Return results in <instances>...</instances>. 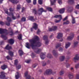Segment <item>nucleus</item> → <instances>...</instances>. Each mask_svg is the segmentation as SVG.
<instances>
[{"mask_svg":"<svg viewBox=\"0 0 79 79\" xmlns=\"http://www.w3.org/2000/svg\"><path fill=\"white\" fill-rule=\"evenodd\" d=\"M29 19H30V20H31V21H32V20H34V17L30 16L28 17Z\"/></svg>","mask_w":79,"mask_h":79,"instance_id":"nucleus-44","label":"nucleus"},{"mask_svg":"<svg viewBox=\"0 0 79 79\" xmlns=\"http://www.w3.org/2000/svg\"><path fill=\"white\" fill-rule=\"evenodd\" d=\"M8 53L10 56L12 57L13 56V52L12 51H9Z\"/></svg>","mask_w":79,"mask_h":79,"instance_id":"nucleus-27","label":"nucleus"},{"mask_svg":"<svg viewBox=\"0 0 79 79\" xmlns=\"http://www.w3.org/2000/svg\"><path fill=\"white\" fill-rule=\"evenodd\" d=\"M1 37L3 38L4 39V40H6L7 39V37H6V36L5 35H2L1 36Z\"/></svg>","mask_w":79,"mask_h":79,"instance_id":"nucleus-34","label":"nucleus"},{"mask_svg":"<svg viewBox=\"0 0 79 79\" xmlns=\"http://www.w3.org/2000/svg\"><path fill=\"white\" fill-rule=\"evenodd\" d=\"M9 15L10 16V15H12V19H16V17L14 16V15H13V13H10Z\"/></svg>","mask_w":79,"mask_h":79,"instance_id":"nucleus-30","label":"nucleus"},{"mask_svg":"<svg viewBox=\"0 0 79 79\" xmlns=\"http://www.w3.org/2000/svg\"><path fill=\"white\" fill-rule=\"evenodd\" d=\"M43 12H47V10H44L42 7L40 8L38 10L37 15V14L39 16H40L42 14Z\"/></svg>","mask_w":79,"mask_h":79,"instance_id":"nucleus-2","label":"nucleus"},{"mask_svg":"<svg viewBox=\"0 0 79 79\" xmlns=\"http://www.w3.org/2000/svg\"><path fill=\"white\" fill-rule=\"evenodd\" d=\"M58 29V27L56 26H54L52 27L51 28H49L48 29L49 31L51 32L52 31H56Z\"/></svg>","mask_w":79,"mask_h":79,"instance_id":"nucleus-4","label":"nucleus"},{"mask_svg":"<svg viewBox=\"0 0 79 79\" xmlns=\"http://www.w3.org/2000/svg\"><path fill=\"white\" fill-rule=\"evenodd\" d=\"M38 2L39 4H40V5H42V0H39Z\"/></svg>","mask_w":79,"mask_h":79,"instance_id":"nucleus-49","label":"nucleus"},{"mask_svg":"<svg viewBox=\"0 0 79 79\" xmlns=\"http://www.w3.org/2000/svg\"><path fill=\"white\" fill-rule=\"evenodd\" d=\"M25 77H26V79H30L31 76L28 75V72H26L25 73Z\"/></svg>","mask_w":79,"mask_h":79,"instance_id":"nucleus-9","label":"nucleus"},{"mask_svg":"<svg viewBox=\"0 0 79 79\" xmlns=\"http://www.w3.org/2000/svg\"><path fill=\"white\" fill-rule=\"evenodd\" d=\"M6 20L8 22H11V21H12V20H11V18L9 17H8L7 18Z\"/></svg>","mask_w":79,"mask_h":79,"instance_id":"nucleus-31","label":"nucleus"},{"mask_svg":"<svg viewBox=\"0 0 79 79\" xmlns=\"http://www.w3.org/2000/svg\"><path fill=\"white\" fill-rule=\"evenodd\" d=\"M71 16L72 17V24H75V23H76V21H75V19L74 18V17L73 16V15H71Z\"/></svg>","mask_w":79,"mask_h":79,"instance_id":"nucleus-24","label":"nucleus"},{"mask_svg":"<svg viewBox=\"0 0 79 79\" xmlns=\"http://www.w3.org/2000/svg\"><path fill=\"white\" fill-rule=\"evenodd\" d=\"M70 35V36L67 37V40H73V37H74V33H71Z\"/></svg>","mask_w":79,"mask_h":79,"instance_id":"nucleus-6","label":"nucleus"},{"mask_svg":"<svg viewBox=\"0 0 79 79\" xmlns=\"http://www.w3.org/2000/svg\"><path fill=\"white\" fill-rule=\"evenodd\" d=\"M18 60H16L15 61V65H17L18 64Z\"/></svg>","mask_w":79,"mask_h":79,"instance_id":"nucleus-48","label":"nucleus"},{"mask_svg":"<svg viewBox=\"0 0 79 79\" xmlns=\"http://www.w3.org/2000/svg\"><path fill=\"white\" fill-rule=\"evenodd\" d=\"M45 54L44 53H41L40 54V57L41 59L44 60L45 58Z\"/></svg>","mask_w":79,"mask_h":79,"instance_id":"nucleus-17","label":"nucleus"},{"mask_svg":"<svg viewBox=\"0 0 79 79\" xmlns=\"http://www.w3.org/2000/svg\"><path fill=\"white\" fill-rule=\"evenodd\" d=\"M68 77H69V79H73L74 77L72 73H69V74Z\"/></svg>","mask_w":79,"mask_h":79,"instance_id":"nucleus-26","label":"nucleus"},{"mask_svg":"<svg viewBox=\"0 0 79 79\" xmlns=\"http://www.w3.org/2000/svg\"><path fill=\"white\" fill-rule=\"evenodd\" d=\"M0 24L1 25H2V26H3V25H4L5 24L2 21L0 22Z\"/></svg>","mask_w":79,"mask_h":79,"instance_id":"nucleus-60","label":"nucleus"},{"mask_svg":"<svg viewBox=\"0 0 79 79\" xmlns=\"http://www.w3.org/2000/svg\"><path fill=\"white\" fill-rule=\"evenodd\" d=\"M71 43L69 42H68L66 44V45H65V48H68V47H69V46H70V45H71Z\"/></svg>","mask_w":79,"mask_h":79,"instance_id":"nucleus-18","label":"nucleus"},{"mask_svg":"<svg viewBox=\"0 0 79 79\" xmlns=\"http://www.w3.org/2000/svg\"><path fill=\"white\" fill-rule=\"evenodd\" d=\"M42 66H45L47 65V63L45 62H42Z\"/></svg>","mask_w":79,"mask_h":79,"instance_id":"nucleus-35","label":"nucleus"},{"mask_svg":"<svg viewBox=\"0 0 79 79\" xmlns=\"http://www.w3.org/2000/svg\"><path fill=\"white\" fill-rule=\"evenodd\" d=\"M73 60L75 63L77 62V61L79 60V56L78 55H76L73 58Z\"/></svg>","mask_w":79,"mask_h":79,"instance_id":"nucleus-7","label":"nucleus"},{"mask_svg":"<svg viewBox=\"0 0 79 79\" xmlns=\"http://www.w3.org/2000/svg\"><path fill=\"white\" fill-rule=\"evenodd\" d=\"M65 59V56H62L60 57L59 58V60L60 61H63Z\"/></svg>","mask_w":79,"mask_h":79,"instance_id":"nucleus-14","label":"nucleus"},{"mask_svg":"<svg viewBox=\"0 0 79 79\" xmlns=\"http://www.w3.org/2000/svg\"><path fill=\"white\" fill-rule=\"evenodd\" d=\"M7 68H8V66L5 64H3L1 66V69H2V70H5V69H6Z\"/></svg>","mask_w":79,"mask_h":79,"instance_id":"nucleus-16","label":"nucleus"},{"mask_svg":"<svg viewBox=\"0 0 79 79\" xmlns=\"http://www.w3.org/2000/svg\"><path fill=\"white\" fill-rule=\"evenodd\" d=\"M75 8L77 9H78V10H79V4H77V5H76Z\"/></svg>","mask_w":79,"mask_h":79,"instance_id":"nucleus-55","label":"nucleus"},{"mask_svg":"<svg viewBox=\"0 0 79 79\" xmlns=\"http://www.w3.org/2000/svg\"><path fill=\"white\" fill-rule=\"evenodd\" d=\"M26 19L25 17H23L21 19V21L23 22H24L26 21Z\"/></svg>","mask_w":79,"mask_h":79,"instance_id":"nucleus-46","label":"nucleus"},{"mask_svg":"<svg viewBox=\"0 0 79 79\" xmlns=\"http://www.w3.org/2000/svg\"><path fill=\"white\" fill-rule=\"evenodd\" d=\"M33 13H34L35 15H37V11L36 10V9H34L32 10Z\"/></svg>","mask_w":79,"mask_h":79,"instance_id":"nucleus-37","label":"nucleus"},{"mask_svg":"<svg viewBox=\"0 0 79 79\" xmlns=\"http://www.w3.org/2000/svg\"><path fill=\"white\" fill-rule=\"evenodd\" d=\"M8 42L9 44H11V45H13V44L15 42V41L13 39H11L8 40Z\"/></svg>","mask_w":79,"mask_h":79,"instance_id":"nucleus-13","label":"nucleus"},{"mask_svg":"<svg viewBox=\"0 0 79 79\" xmlns=\"http://www.w3.org/2000/svg\"><path fill=\"white\" fill-rule=\"evenodd\" d=\"M53 72L52 70L50 69L47 70L44 73V75H50L52 74Z\"/></svg>","mask_w":79,"mask_h":79,"instance_id":"nucleus-3","label":"nucleus"},{"mask_svg":"<svg viewBox=\"0 0 79 79\" xmlns=\"http://www.w3.org/2000/svg\"><path fill=\"white\" fill-rule=\"evenodd\" d=\"M5 49H6V50H11V49H12V48L11 46H9V44H8L5 48Z\"/></svg>","mask_w":79,"mask_h":79,"instance_id":"nucleus-20","label":"nucleus"},{"mask_svg":"<svg viewBox=\"0 0 79 79\" xmlns=\"http://www.w3.org/2000/svg\"><path fill=\"white\" fill-rule=\"evenodd\" d=\"M67 11H69V12H71V11H70V10H71V7H70V6H68L67 7Z\"/></svg>","mask_w":79,"mask_h":79,"instance_id":"nucleus-39","label":"nucleus"},{"mask_svg":"<svg viewBox=\"0 0 79 79\" xmlns=\"http://www.w3.org/2000/svg\"><path fill=\"white\" fill-rule=\"evenodd\" d=\"M61 47V44L60 43H58L56 46V48H58V47Z\"/></svg>","mask_w":79,"mask_h":79,"instance_id":"nucleus-42","label":"nucleus"},{"mask_svg":"<svg viewBox=\"0 0 79 79\" xmlns=\"http://www.w3.org/2000/svg\"><path fill=\"white\" fill-rule=\"evenodd\" d=\"M52 52L54 56H57V52H56V51H55V50H53Z\"/></svg>","mask_w":79,"mask_h":79,"instance_id":"nucleus-21","label":"nucleus"},{"mask_svg":"<svg viewBox=\"0 0 79 79\" xmlns=\"http://www.w3.org/2000/svg\"><path fill=\"white\" fill-rule=\"evenodd\" d=\"M74 2V0H69L68 2L69 3H71V4H73Z\"/></svg>","mask_w":79,"mask_h":79,"instance_id":"nucleus-43","label":"nucleus"},{"mask_svg":"<svg viewBox=\"0 0 79 79\" xmlns=\"http://www.w3.org/2000/svg\"><path fill=\"white\" fill-rule=\"evenodd\" d=\"M56 0H51V5H55V3L56 2Z\"/></svg>","mask_w":79,"mask_h":79,"instance_id":"nucleus-25","label":"nucleus"},{"mask_svg":"<svg viewBox=\"0 0 79 79\" xmlns=\"http://www.w3.org/2000/svg\"><path fill=\"white\" fill-rule=\"evenodd\" d=\"M1 75H0V79H6V77L5 75V72H2L1 73Z\"/></svg>","mask_w":79,"mask_h":79,"instance_id":"nucleus-5","label":"nucleus"},{"mask_svg":"<svg viewBox=\"0 0 79 79\" xmlns=\"http://www.w3.org/2000/svg\"><path fill=\"white\" fill-rule=\"evenodd\" d=\"M61 19H62V18H60V19L58 20L57 19H55L54 22L55 23H60V21H61Z\"/></svg>","mask_w":79,"mask_h":79,"instance_id":"nucleus-32","label":"nucleus"},{"mask_svg":"<svg viewBox=\"0 0 79 79\" xmlns=\"http://www.w3.org/2000/svg\"><path fill=\"white\" fill-rule=\"evenodd\" d=\"M7 30H5L4 29H2V28H0V34H4L7 32Z\"/></svg>","mask_w":79,"mask_h":79,"instance_id":"nucleus-10","label":"nucleus"},{"mask_svg":"<svg viewBox=\"0 0 79 79\" xmlns=\"http://www.w3.org/2000/svg\"><path fill=\"white\" fill-rule=\"evenodd\" d=\"M46 9L49 11H52V8L51 7H47Z\"/></svg>","mask_w":79,"mask_h":79,"instance_id":"nucleus-47","label":"nucleus"},{"mask_svg":"<svg viewBox=\"0 0 79 79\" xmlns=\"http://www.w3.org/2000/svg\"><path fill=\"white\" fill-rule=\"evenodd\" d=\"M64 71L63 70H61L59 72V74L60 76H62L64 74Z\"/></svg>","mask_w":79,"mask_h":79,"instance_id":"nucleus-29","label":"nucleus"},{"mask_svg":"<svg viewBox=\"0 0 79 79\" xmlns=\"http://www.w3.org/2000/svg\"><path fill=\"white\" fill-rule=\"evenodd\" d=\"M6 58H7V60H12V59H11V58H10V56H7L6 57Z\"/></svg>","mask_w":79,"mask_h":79,"instance_id":"nucleus-52","label":"nucleus"},{"mask_svg":"<svg viewBox=\"0 0 79 79\" xmlns=\"http://www.w3.org/2000/svg\"><path fill=\"white\" fill-rule=\"evenodd\" d=\"M34 26L33 27V28H34L35 30H36L37 28H38V25H37L36 23H34Z\"/></svg>","mask_w":79,"mask_h":79,"instance_id":"nucleus-19","label":"nucleus"},{"mask_svg":"<svg viewBox=\"0 0 79 79\" xmlns=\"http://www.w3.org/2000/svg\"><path fill=\"white\" fill-rule=\"evenodd\" d=\"M47 57L48 58H52V56L50 54H48L47 56Z\"/></svg>","mask_w":79,"mask_h":79,"instance_id":"nucleus-36","label":"nucleus"},{"mask_svg":"<svg viewBox=\"0 0 79 79\" xmlns=\"http://www.w3.org/2000/svg\"><path fill=\"white\" fill-rule=\"evenodd\" d=\"M64 11H65V8H63L60 9L59 12L60 14H63L64 13Z\"/></svg>","mask_w":79,"mask_h":79,"instance_id":"nucleus-12","label":"nucleus"},{"mask_svg":"<svg viewBox=\"0 0 79 79\" xmlns=\"http://www.w3.org/2000/svg\"><path fill=\"white\" fill-rule=\"evenodd\" d=\"M19 52L20 55V56H22V55L24 54V52H23L22 50H19Z\"/></svg>","mask_w":79,"mask_h":79,"instance_id":"nucleus-28","label":"nucleus"},{"mask_svg":"<svg viewBox=\"0 0 79 79\" xmlns=\"http://www.w3.org/2000/svg\"><path fill=\"white\" fill-rule=\"evenodd\" d=\"M48 37H47V36H43V39L44 40H48Z\"/></svg>","mask_w":79,"mask_h":79,"instance_id":"nucleus-41","label":"nucleus"},{"mask_svg":"<svg viewBox=\"0 0 79 79\" xmlns=\"http://www.w3.org/2000/svg\"><path fill=\"white\" fill-rule=\"evenodd\" d=\"M9 32L6 33V34L7 35V34H8V33H10V35H13V30L11 29V28H9Z\"/></svg>","mask_w":79,"mask_h":79,"instance_id":"nucleus-8","label":"nucleus"},{"mask_svg":"<svg viewBox=\"0 0 79 79\" xmlns=\"http://www.w3.org/2000/svg\"><path fill=\"white\" fill-rule=\"evenodd\" d=\"M21 8V6L20 5H17V10H19Z\"/></svg>","mask_w":79,"mask_h":79,"instance_id":"nucleus-50","label":"nucleus"},{"mask_svg":"<svg viewBox=\"0 0 79 79\" xmlns=\"http://www.w3.org/2000/svg\"><path fill=\"white\" fill-rule=\"evenodd\" d=\"M30 61H31V60H27L26 61V63H29Z\"/></svg>","mask_w":79,"mask_h":79,"instance_id":"nucleus-64","label":"nucleus"},{"mask_svg":"<svg viewBox=\"0 0 79 79\" xmlns=\"http://www.w3.org/2000/svg\"><path fill=\"white\" fill-rule=\"evenodd\" d=\"M76 78L77 79H79V74H77L76 75Z\"/></svg>","mask_w":79,"mask_h":79,"instance_id":"nucleus-53","label":"nucleus"},{"mask_svg":"<svg viewBox=\"0 0 79 79\" xmlns=\"http://www.w3.org/2000/svg\"><path fill=\"white\" fill-rule=\"evenodd\" d=\"M67 19H68V16H66L65 18H64L63 19V21H66Z\"/></svg>","mask_w":79,"mask_h":79,"instance_id":"nucleus-62","label":"nucleus"},{"mask_svg":"<svg viewBox=\"0 0 79 79\" xmlns=\"http://www.w3.org/2000/svg\"><path fill=\"white\" fill-rule=\"evenodd\" d=\"M63 37V34L61 33H59L58 34L57 38L58 39H61Z\"/></svg>","mask_w":79,"mask_h":79,"instance_id":"nucleus-15","label":"nucleus"},{"mask_svg":"<svg viewBox=\"0 0 79 79\" xmlns=\"http://www.w3.org/2000/svg\"><path fill=\"white\" fill-rule=\"evenodd\" d=\"M70 65L69 64H66V67L67 68H68L69 67Z\"/></svg>","mask_w":79,"mask_h":79,"instance_id":"nucleus-61","label":"nucleus"},{"mask_svg":"<svg viewBox=\"0 0 79 79\" xmlns=\"http://www.w3.org/2000/svg\"><path fill=\"white\" fill-rule=\"evenodd\" d=\"M17 73L18 75H15L16 79H18V78H19V72H17Z\"/></svg>","mask_w":79,"mask_h":79,"instance_id":"nucleus-45","label":"nucleus"},{"mask_svg":"<svg viewBox=\"0 0 79 79\" xmlns=\"http://www.w3.org/2000/svg\"><path fill=\"white\" fill-rule=\"evenodd\" d=\"M79 64H78L76 65L75 66V68H76V69L78 68H79Z\"/></svg>","mask_w":79,"mask_h":79,"instance_id":"nucleus-54","label":"nucleus"},{"mask_svg":"<svg viewBox=\"0 0 79 79\" xmlns=\"http://www.w3.org/2000/svg\"><path fill=\"white\" fill-rule=\"evenodd\" d=\"M9 1L11 2V3L13 4H17L18 3H19V1L18 0H9Z\"/></svg>","mask_w":79,"mask_h":79,"instance_id":"nucleus-11","label":"nucleus"},{"mask_svg":"<svg viewBox=\"0 0 79 79\" xmlns=\"http://www.w3.org/2000/svg\"><path fill=\"white\" fill-rule=\"evenodd\" d=\"M5 13H6V14H7L8 15H9L10 14V13H11V12H10L9 13H8V10L5 11Z\"/></svg>","mask_w":79,"mask_h":79,"instance_id":"nucleus-59","label":"nucleus"},{"mask_svg":"<svg viewBox=\"0 0 79 79\" xmlns=\"http://www.w3.org/2000/svg\"><path fill=\"white\" fill-rule=\"evenodd\" d=\"M36 3H37L36 0H33V4L34 5H36Z\"/></svg>","mask_w":79,"mask_h":79,"instance_id":"nucleus-57","label":"nucleus"},{"mask_svg":"<svg viewBox=\"0 0 79 79\" xmlns=\"http://www.w3.org/2000/svg\"><path fill=\"white\" fill-rule=\"evenodd\" d=\"M21 67V65L20 64H19L17 66H16V69H19Z\"/></svg>","mask_w":79,"mask_h":79,"instance_id":"nucleus-40","label":"nucleus"},{"mask_svg":"<svg viewBox=\"0 0 79 79\" xmlns=\"http://www.w3.org/2000/svg\"><path fill=\"white\" fill-rule=\"evenodd\" d=\"M26 1L28 3H31V0H26Z\"/></svg>","mask_w":79,"mask_h":79,"instance_id":"nucleus-58","label":"nucleus"},{"mask_svg":"<svg viewBox=\"0 0 79 79\" xmlns=\"http://www.w3.org/2000/svg\"><path fill=\"white\" fill-rule=\"evenodd\" d=\"M58 3L60 4L61 5L62 3L61 2V0H58Z\"/></svg>","mask_w":79,"mask_h":79,"instance_id":"nucleus-56","label":"nucleus"},{"mask_svg":"<svg viewBox=\"0 0 79 79\" xmlns=\"http://www.w3.org/2000/svg\"><path fill=\"white\" fill-rule=\"evenodd\" d=\"M5 23L6 25H7V26H9L10 25V22H6Z\"/></svg>","mask_w":79,"mask_h":79,"instance_id":"nucleus-51","label":"nucleus"},{"mask_svg":"<svg viewBox=\"0 0 79 79\" xmlns=\"http://www.w3.org/2000/svg\"><path fill=\"white\" fill-rule=\"evenodd\" d=\"M48 40H46L45 41V44H46V45H48Z\"/></svg>","mask_w":79,"mask_h":79,"instance_id":"nucleus-63","label":"nucleus"},{"mask_svg":"<svg viewBox=\"0 0 79 79\" xmlns=\"http://www.w3.org/2000/svg\"><path fill=\"white\" fill-rule=\"evenodd\" d=\"M54 18H59L61 19L62 18V16H61V15H55L54 16Z\"/></svg>","mask_w":79,"mask_h":79,"instance_id":"nucleus-22","label":"nucleus"},{"mask_svg":"<svg viewBox=\"0 0 79 79\" xmlns=\"http://www.w3.org/2000/svg\"><path fill=\"white\" fill-rule=\"evenodd\" d=\"M18 39L19 40H22V35L21 34H19V36H18Z\"/></svg>","mask_w":79,"mask_h":79,"instance_id":"nucleus-33","label":"nucleus"},{"mask_svg":"<svg viewBox=\"0 0 79 79\" xmlns=\"http://www.w3.org/2000/svg\"><path fill=\"white\" fill-rule=\"evenodd\" d=\"M69 24V20H67L66 22H64L63 23L64 25V24Z\"/></svg>","mask_w":79,"mask_h":79,"instance_id":"nucleus-38","label":"nucleus"},{"mask_svg":"<svg viewBox=\"0 0 79 79\" xmlns=\"http://www.w3.org/2000/svg\"><path fill=\"white\" fill-rule=\"evenodd\" d=\"M78 42L77 41H75L73 43V46L74 47H76L78 45Z\"/></svg>","mask_w":79,"mask_h":79,"instance_id":"nucleus-23","label":"nucleus"},{"mask_svg":"<svg viewBox=\"0 0 79 79\" xmlns=\"http://www.w3.org/2000/svg\"><path fill=\"white\" fill-rule=\"evenodd\" d=\"M39 40V38L38 37V36H35V38L34 39L30 40L31 45L28 43H26V47L29 49L30 48V46H31L36 53H39L40 52H41L42 50L40 49H38L37 48V47H40L42 44L41 43L38 42Z\"/></svg>","mask_w":79,"mask_h":79,"instance_id":"nucleus-1","label":"nucleus"}]
</instances>
